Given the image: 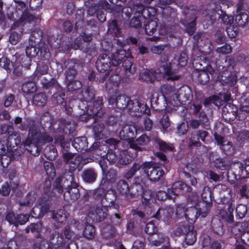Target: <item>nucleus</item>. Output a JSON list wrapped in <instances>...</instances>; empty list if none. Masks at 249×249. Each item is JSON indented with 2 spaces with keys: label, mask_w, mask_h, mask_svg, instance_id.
<instances>
[{
  "label": "nucleus",
  "mask_w": 249,
  "mask_h": 249,
  "mask_svg": "<svg viewBox=\"0 0 249 249\" xmlns=\"http://www.w3.org/2000/svg\"><path fill=\"white\" fill-rule=\"evenodd\" d=\"M126 51L124 49H120L111 55V57L106 53H103L99 55L95 65L97 70L101 73L107 71L103 78H107L109 74L108 71L111 66H119L122 63L124 74L126 77L130 76L135 72V68H132V63L131 59L126 58Z\"/></svg>",
  "instance_id": "obj_1"
},
{
  "label": "nucleus",
  "mask_w": 249,
  "mask_h": 249,
  "mask_svg": "<svg viewBox=\"0 0 249 249\" xmlns=\"http://www.w3.org/2000/svg\"><path fill=\"white\" fill-rule=\"evenodd\" d=\"M53 188L59 193L64 192V199L71 203L77 200L80 196V185L77 177L66 175V177H59L53 182Z\"/></svg>",
  "instance_id": "obj_2"
},
{
  "label": "nucleus",
  "mask_w": 249,
  "mask_h": 249,
  "mask_svg": "<svg viewBox=\"0 0 249 249\" xmlns=\"http://www.w3.org/2000/svg\"><path fill=\"white\" fill-rule=\"evenodd\" d=\"M119 143V141L111 138L106 141L104 145H100L99 142H94L89 148V151H93L94 153L101 158L106 159L110 163H114L118 160L115 150L118 148Z\"/></svg>",
  "instance_id": "obj_3"
},
{
  "label": "nucleus",
  "mask_w": 249,
  "mask_h": 249,
  "mask_svg": "<svg viewBox=\"0 0 249 249\" xmlns=\"http://www.w3.org/2000/svg\"><path fill=\"white\" fill-rule=\"evenodd\" d=\"M213 53L211 52L209 55L211 58L209 59V56H198L195 58L192 61V64L194 69L191 78H194V74H196L197 78H199L201 73L205 74L207 78H210L209 75L213 76L214 73V70L209 64L210 62H216V59L213 57Z\"/></svg>",
  "instance_id": "obj_4"
},
{
  "label": "nucleus",
  "mask_w": 249,
  "mask_h": 249,
  "mask_svg": "<svg viewBox=\"0 0 249 249\" xmlns=\"http://www.w3.org/2000/svg\"><path fill=\"white\" fill-rule=\"evenodd\" d=\"M42 84L44 89H49V93H53L52 101L53 104L59 105L63 107L67 106L65 89L60 87L57 83L56 79H43Z\"/></svg>",
  "instance_id": "obj_5"
},
{
  "label": "nucleus",
  "mask_w": 249,
  "mask_h": 249,
  "mask_svg": "<svg viewBox=\"0 0 249 249\" xmlns=\"http://www.w3.org/2000/svg\"><path fill=\"white\" fill-rule=\"evenodd\" d=\"M95 91L94 88L91 86L87 87L84 90L78 93L76 92L72 96V99L78 101V107L82 111H87L89 107L93 106L92 100H94Z\"/></svg>",
  "instance_id": "obj_6"
},
{
  "label": "nucleus",
  "mask_w": 249,
  "mask_h": 249,
  "mask_svg": "<svg viewBox=\"0 0 249 249\" xmlns=\"http://www.w3.org/2000/svg\"><path fill=\"white\" fill-rule=\"evenodd\" d=\"M103 101L102 97H98L96 100L93 101V106L89 107L87 111H84L82 114L78 116V120L86 122L91 118L96 120L103 117L105 113L102 109Z\"/></svg>",
  "instance_id": "obj_7"
},
{
  "label": "nucleus",
  "mask_w": 249,
  "mask_h": 249,
  "mask_svg": "<svg viewBox=\"0 0 249 249\" xmlns=\"http://www.w3.org/2000/svg\"><path fill=\"white\" fill-rule=\"evenodd\" d=\"M41 139V132L39 127L28 133V136L23 141L26 150L34 156H38L40 152L38 146Z\"/></svg>",
  "instance_id": "obj_8"
},
{
  "label": "nucleus",
  "mask_w": 249,
  "mask_h": 249,
  "mask_svg": "<svg viewBox=\"0 0 249 249\" xmlns=\"http://www.w3.org/2000/svg\"><path fill=\"white\" fill-rule=\"evenodd\" d=\"M143 166L145 168L144 174L151 181L156 182L164 175L162 168L152 161L143 162Z\"/></svg>",
  "instance_id": "obj_9"
},
{
  "label": "nucleus",
  "mask_w": 249,
  "mask_h": 249,
  "mask_svg": "<svg viewBox=\"0 0 249 249\" xmlns=\"http://www.w3.org/2000/svg\"><path fill=\"white\" fill-rule=\"evenodd\" d=\"M182 9V13L186 18L192 17L193 19L189 22H183L182 24L186 28V32L189 35L192 36L196 30V15L197 13L196 7L194 5H185L181 8Z\"/></svg>",
  "instance_id": "obj_10"
},
{
  "label": "nucleus",
  "mask_w": 249,
  "mask_h": 249,
  "mask_svg": "<svg viewBox=\"0 0 249 249\" xmlns=\"http://www.w3.org/2000/svg\"><path fill=\"white\" fill-rule=\"evenodd\" d=\"M244 173L243 163L240 161H234L231 163L227 171V179L231 184H234L237 180L245 178Z\"/></svg>",
  "instance_id": "obj_11"
},
{
  "label": "nucleus",
  "mask_w": 249,
  "mask_h": 249,
  "mask_svg": "<svg viewBox=\"0 0 249 249\" xmlns=\"http://www.w3.org/2000/svg\"><path fill=\"white\" fill-rule=\"evenodd\" d=\"M160 61L161 64L158 67L157 71L161 74L162 78H180V76L177 75V70L173 68L171 63H167L168 57L165 54L162 55Z\"/></svg>",
  "instance_id": "obj_12"
},
{
  "label": "nucleus",
  "mask_w": 249,
  "mask_h": 249,
  "mask_svg": "<svg viewBox=\"0 0 249 249\" xmlns=\"http://www.w3.org/2000/svg\"><path fill=\"white\" fill-rule=\"evenodd\" d=\"M192 99V89L189 86L186 85L181 87L173 96V100L177 105L188 104Z\"/></svg>",
  "instance_id": "obj_13"
},
{
  "label": "nucleus",
  "mask_w": 249,
  "mask_h": 249,
  "mask_svg": "<svg viewBox=\"0 0 249 249\" xmlns=\"http://www.w3.org/2000/svg\"><path fill=\"white\" fill-rule=\"evenodd\" d=\"M212 193L211 191H203L201 195L202 200L199 201L195 206L199 209V215L206 217L212 206Z\"/></svg>",
  "instance_id": "obj_14"
},
{
  "label": "nucleus",
  "mask_w": 249,
  "mask_h": 249,
  "mask_svg": "<svg viewBox=\"0 0 249 249\" xmlns=\"http://www.w3.org/2000/svg\"><path fill=\"white\" fill-rule=\"evenodd\" d=\"M150 141V137L146 134H142L136 140L129 142V149L133 150L134 155L137 156L138 152L145 151L148 148V145Z\"/></svg>",
  "instance_id": "obj_15"
},
{
  "label": "nucleus",
  "mask_w": 249,
  "mask_h": 249,
  "mask_svg": "<svg viewBox=\"0 0 249 249\" xmlns=\"http://www.w3.org/2000/svg\"><path fill=\"white\" fill-rule=\"evenodd\" d=\"M146 15L149 18L151 16L148 9L142 6L138 7L130 21L129 26L135 28H141L142 22L146 20Z\"/></svg>",
  "instance_id": "obj_16"
},
{
  "label": "nucleus",
  "mask_w": 249,
  "mask_h": 249,
  "mask_svg": "<svg viewBox=\"0 0 249 249\" xmlns=\"http://www.w3.org/2000/svg\"><path fill=\"white\" fill-rule=\"evenodd\" d=\"M131 106H129V112L133 116L141 117L144 114L149 116L151 114V110L149 107L144 102L138 100H133Z\"/></svg>",
  "instance_id": "obj_17"
},
{
  "label": "nucleus",
  "mask_w": 249,
  "mask_h": 249,
  "mask_svg": "<svg viewBox=\"0 0 249 249\" xmlns=\"http://www.w3.org/2000/svg\"><path fill=\"white\" fill-rule=\"evenodd\" d=\"M108 103L111 105L115 104L116 107L121 110L124 109L126 107L129 110V105L131 106V102L133 100L125 95H120L118 92L114 95L108 96Z\"/></svg>",
  "instance_id": "obj_18"
},
{
  "label": "nucleus",
  "mask_w": 249,
  "mask_h": 249,
  "mask_svg": "<svg viewBox=\"0 0 249 249\" xmlns=\"http://www.w3.org/2000/svg\"><path fill=\"white\" fill-rule=\"evenodd\" d=\"M84 17V13L81 10L77 11L75 14L76 22L74 27L70 20H66L62 24L63 31L66 33H69L73 29L77 31L79 29L82 28L85 24Z\"/></svg>",
  "instance_id": "obj_19"
},
{
  "label": "nucleus",
  "mask_w": 249,
  "mask_h": 249,
  "mask_svg": "<svg viewBox=\"0 0 249 249\" xmlns=\"http://www.w3.org/2000/svg\"><path fill=\"white\" fill-rule=\"evenodd\" d=\"M212 14L210 16L212 20L216 21L221 19L224 24L231 25L233 23V17L227 14L226 12L222 9L221 5H217L212 10Z\"/></svg>",
  "instance_id": "obj_20"
},
{
  "label": "nucleus",
  "mask_w": 249,
  "mask_h": 249,
  "mask_svg": "<svg viewBox=\"0 0 249 249\" xmlns=\"http://www.w3.org/2000/svg\"><path fill=\"white\" fill-rule=\"evenodd\" d=\"M209 133L204 130L198 129L192 132L191 137L189 139V147H201L202 143L200 142L201 141L204 143H208V141L206 138L208 137Z\"/></svg>",
  "instance_id": "obj_21"
},
{
  "label": "nucleus",
  "mask_w": 249,
  "mask_h": 249,
  "mask_svg": "<svg viewBox=\"0 0 249 249\" xmlns=\"http://www.w3.org/2000/svg\"><path fill=\"white\" fill-rule=\"evenodd\" d=\"M14 124L16 125L19 124L18 128L22 130H26L28 129V133L35 130L39 128L36 122L31 118H27L24 121L22 122V119L20 117H16L14 120Z\"/></svg>",
  "instance_id": "obj_22"
},
{
  "label": "nucleus",
  "mask_w": 249,
  "mask_h": 249,
  "mask_svg": "<svg viewBox=\"0 0 249 249\" xmlns=\"http://www.w3.org/2000/svg\"><path fill=\"white\" fill-rule=\"evenodd\" d=\"M170 190L173 198H175L177 196L184 195L187 193H190L192 188L187 184L181 181H178L172 184Z\"/></svg>",
  "instance_id": "obj_23"
},
{
  "label": "nucleus",
  "mask_w": 249,
  "mask_h": 249,
  "mask_svg": "<svg viewBox=\"0 0 249 249\" xmlns=\"http://www.w3.org/2000/svg\"><path fill=\"white\" fill-rule=\"evenodd\" d=\"M229 230H231L232 233L239 234V236L241 237V241L243 244L249 247V232L246 231V229L243 227V223L237 222L231 229H229Z\"/></svg>",
  "instance_id": "obj_24"
},
{
  "label": "nucleus",
  "mask_w": 249,
  "mask_h": 249,
  "mask_svg": "<svg viewBox=\"0 0 249 249\" xmlns=\"http://www.w3.org/2000/svg\"><path fill=\"white\" fill-rule=\"evenodd\" d=\"M237 107L231 103H227L222 109V116L228 122H232L237 118Z\"/></svg>",
  "instance_id": "obj_25"
},
{
  "label": "nucleus",
  "mask_w": 249,
  "mask_h": 249,
  "mask_svg": "<svg viewBox=\"0 0 249 249\" xmlns=\"http://www.w3.org/2000/svg\"><path fill=\"white\" fill-rule=\"evenodd\" d=\"M228 208L227 209H221L219 210V215L220 219L224 221L227 224H232L234 222V216L233 212L234 209V205L232 202H229L227 204Z\"/></svg>",
  "instance_id": "obj_26"
},
{
  "label": "nucleus",
  "mask_w": 249,
  "mask_h": 249,
  "mask_svg": "<svg viewBox=\"0 0 249 249\" xmlns=\"http://www.w3.org/2000/svg\"><path fill=\"white\" fill-rule=\"evenodd\" d=\"M174 213V209L170 206L161 207L159 208L154 217L159 220L162 219L165 223H168L170 222Z\"/></svg>",
  "instance_id": "obj_27"
},
{
  "label": "nucleus",
  "mask_w": 249,
  "mask_h": 249,
  "mask_svg": "<svg viewBox=\"0 0 249 249\" xmlns=\"http://www.w3.org/2000/svg\"><path fill=\"white\" fill-rule=\"evenodd\" d=\"M137 133L136 127L132 125H127L123 127L119 135L121 139L127 141L128 144L131 141H133Z\"/></svg>",
  "instance_id": "obj_28"
},
{
  "label": "nucleus",
  "mask_w": 249,
  "mask_h": 249,
  "mask_svg": "<svg viewBox=\"0 0 249 249\" xmlns=\"http://www.w3.org/2000/svg\"><path fill=\"white\" fill-rule=\"evenodd\" d=\"M121 79L124 80V79H119V80L113 81V79H100V82H106L105 88L107 92L108 98V96L114 95L118 92V87Z\"/></svg>",
  "instance_id": "obj_29"
},
{
  "label": "nucleus",
  "mask_w": 249,
  "mask_h": 249,
  "mask_svg": "<svg viewBox=\"0 0 249 249\" xmlns=\"http://www.w3.org/2000/svg\"><path fill=\"white\" fill-rule=\"evenodd\" d=\"M85 5L87 8L88 14L90 16L95 14V9L97 7L109 8V3L106 0H100L97 3L93 0H87L85 2Z\"/></svg>",
  "instance_id": "obj_30"
},
{
  "label": "nucleus",
  "mask_w": 249,
  "mask_h": 249,
  "mask_svg": "<svg viewBox=\"0 0 249 249\" xmlns=\"http://www.w3.org/2000/svg\"><path fill=\"white\" fill-rule=\"evenodd\" d=\"M83 166V163H82V158L79 155H78L75 157L71 161H70L69 169L68 170H66L65 173L64 174L62 177H66V175H72L73 177H76L73 172L75 171L76 169L80 170Z\"/></svg>",
  "instance_id": "obj_31"
},
{
  "label": "nucleus",
  "mask_w": 249,
  "mask_h": 249,
  "mask_svg": "<svg viewBox=\"0 0 249 249\" xmlns=\"http://www.w3.org/2000/svg\"><path fill=\"white\" fill-rule=\"evenodd\" d=\"M64 245H65V242L62 234L56 231L53 232L50 238V245L48 246L49 248L62 249Z\"/></svg>",
  "instance_id": "obj_32"
},
{
  "label": "nucleus",
  "mask_w": 249,
  "mask_h": 249,
  "mask_svg": "<svg viewBox=\"0 0 249 249\" xmlns=\"http://www.w3.org/2000/svg\"><path fill=\"white\" fill-rule=\"evenodd\" d=\"M148 240L152 246L156 247L160 246L164 243L169 244L170 241V239L168 236L158 232L152 234L151 235H149Z\"/></svg>",
  "instance_id": "obj_33"
},
{
  "label": "nucleus",
  "mask_w": 249,
  "mask_h": 249,
  "mask_svg": "<svg viewBox=\"0 0 249 249\" xmlns=\"http://www.w3.org/2000/svg\"><path fill=\"white\" fill-rule=\"evenodd\" d=\"M71 144L77 152H85L88 151V142L87 137L85 136L75 138L72 142Z\"/></svg>",
  "instance_id": "obj_34"
},
{
  "label": "nucleus",
  "mask_w": 249,
  "mask_h": 249,
  "mask_svg": "<svg viewBox=\"0 0 249 249\" xmlns=\"http://www.w3.org/2000/svg\"><path fill=\"white\" fill-rule=\"evenodd\" d=\"M117 193L115 190H107V195L104 197V203H103L102 206L108 207H112L115 209L119 208L118 204H116L117 199Z\"/></svg>",
  "instance_id": "obj_35"
},
{
  "label": "nucleus",
  "mask_w": 249,
  "mask_h": 249,
  "mask_svg": "<svg viewBox=\"0 0 249 249\" xmlns=\"http://www.w3.org/2000/svg\"><path fill=\"white\" fill-rule=\"evenodd\" d=\"M185 242L189 246L193 245L197 239V231L194 227L191 226L184 227Z\"/></svg>",
  "instance_id": "obj_36"
},
{
  "label": "nucleus",
  "mask_w": 249,
  "mask_h": 249,
  "mask_svg": "<svg viewBox=\"0 0 249 249\" xmlns=\"http://www.w3.org/2000/svg\"><path fill=\"white\" fill-rule=\"evenodd\" d=\"M202 33H197L196 34L194 35L193 38L194 39V43H196L198 47L199 51L203 55H210L211 52L212 51L211 45L210 43H205L203 46H202L200 44L199 40L201 39L202 36Z\"/></svg>",
  "instance_id": "obj_37"
},
{
  "label": "nucleus",
  "mask_w": 249,
  "mask_h": 249,
  "mask_svg": "<svg viewBox=\"0 0 249 249\" xmlns=\"http://www.w3.org/2000/svg\"><path fill=\"white\" fill-rule=\"evenodd\" d=\"M55 145L61 148V152L70 151L71 143L72 142L71 139L65 138L64 135H59L55 137Z\"/></svg>",
  "instance_id": "obj_38"
},
{
  "label": "nucleus",
  "mask_w": 249,
  "mask_h": 249,
  "mask_svg": "<svg viewBox=\"0 0 249 249\" xmlns=\"http://www.w3.org/2000/svg\"><path fill=\"white\" fill-rule=\"evenodd\" d=\"M152 142L153 145L160 151L164 152L173 151L175 149L173 144L166 142L158 137L153 138Z\"/></svg>",
  "instance_id": "obj_39"
},
{
  "label": "nucleus",
  "mask_w": 249,
  "mask_h": 249,
  "mask_svg": "<svg viewBox=\"0 0 249 249\" xmlns=\"http://www.w3.org/2000/svg\"><path fill=\"white\" fill-rule=\"evenodd\" d=\"M184 215L186 220L190 224H193L199 215V209L196 206H191L186 209Z\"/></svg>",
  "instance_id": "obj_40"
},
{
  "label": "nucleus",
  "mask_w": 249,
  "mask_h": 249,
  "mask_svg": "<svg viewBox=\"0 0 249 249\" xmlns=\"http://www.w3.org/2000/svg\"><path fill=\"white\" fill-rule=\"evenodd\" d=\"M37 203L40 206L39 209L41 213V217H43L49 211L51 199H49V197H46L45 196H42L38 199Z\"/></svg>",
  "instance_id": "obj_41"
},
{
  "label": "nucleus",
  "mask_w": 249,
  "mask_h": 249,
  "mask_svg": "<svg viewBox=\"0 0 249 249\" xmlns=\"http://www.w3.org/2000/svg\"><path fill=\"white\" fill-rule=\"evenodd\" d=\"M21 142V138L20 135L16 133L14 130L13 133L9 134L6 139V148L8 149L14 148L15 147L17 146Z\"/></svg>",
  "instance_id": "obj_42"
},
{
  "label": "nucleus",
  "mask_w": 249,
  "mask_h": 249,
  "mask_svg": "<svg viewBox=\"0 0 249 249\" xmlns=\"http://www.w3.org/2000/svg\"><path fill=\"white\" fill-rule=\"evenodd\" d=\"M103 180H102L101 183L98 188H96L93 191L92 194L93 198L96 201L101 203V205L104 203V197L107 195V189L103 188L102 186Z\"/></svg>",
  "instance_id": "obj_43"
},
{
  "label": "nucleus",
  "mask_w": 249,
  "mask_h": 249,
  "mask_svg": "<svg viewBox=\"0 0 249 249\" xmlns=\"http://www.w3.org/2000/svg\"><path fill=\"white\" fill-rule=\"evenodd\" d=\"M144 193V189L142 185L131 184L129 186L127 199H133L139 197Z\"/></svg>",
  "instance_id": "obj_44"
},
{
  "label": "nucleus",
  "mask_w": 249,
  "mask_h": 249,
  "mask_svg": "<svg viewBox=\"0 0 249 249\" xmlns=\"http://www.w3.org/2000/svg\"><path fill=\"white\" fill-rule=\"evenodd\" d=\"M108 212L107 207L102 205L101 207H97L94 211V218L98 222L104 221L108 215Z\"/></svg>",
  "instance_id": "obj_45"
},
{
  "label": "nucleus",
  "mask_w": 249,
  "mask_h": 249,
  "mask_svg": "<svg viewBox=\"0 0 249 249\" xmlns=\"http://www.w3.org/2000/svg\"><path fill=\"white\" fill-rule=\"evenodd\" d=\"M144 30L146 34L149 36L153 35L156 31L158 26L156 20L147 19L143 21Z\"/></svg>",
  "instance_id": "obj_46"
},
{
  "label": "nucleus",
  "mask_w": 249,
  "mask_h": 249,
  "mask_svg": "<svg viewBox=\"0 0 249 249\" xmlns=\"http://www.w3.org/2000/svg\"><path fill=\"white\" fill-rule=\"evenodd\" d=\"M131 149L129 148L126 150H121L119 155L118 163L121 165H126L131 161L132 156L129 155L128 153Z\"/></svg>",
  "instance_id": "obj_47"
},
{
  "label": "nucleus",
  "mask_w": 249,
  "mask_h": 249,
  "mask_svg": "<svg viewBox=\"0 0 249 249\" xmlns=\"http://www.w3.org/2000/svg\"><path fill=\"white\" fill-rule=\"evenodd\" d=\"M129 186L127 181L124 180H120L117 183L116 190L119 194L124 196L127 198Z\"/></svg>",
  "instance_id": "obj_48"
},
{
  "label": "nucleus",
  "mask_w": 249,
  "mask_h": 249,
  "mask_svg": "<svg viewBox=\"0 0 249 249\" xmlns=\"http://www.w3.org/2000/svg\"><path fill=\"white\" fill-rule=\"evenodd\" d=\"M112 11L111 5L109 3L108 9L104 8V7H97L95 9V14L96 17L101 22H104L106 20L107 12L110 13Z\"/></svg>",
  "instance_id": "obj_49"
},
{
  "label": "nucleus",
  "mask_w": 249,
  "mask_h": 249,
  "mask_svg": "<svg viewBox=\"0 0 249 249\" xmlns=\"http://www.w3.org/2000/svg\"><path fill=\"white\" fill-rule=\"evenodd\" d=\"M43 154L45 157L50 160H55L57 156L56 148L53 145H47L44 149Z\"/></svg>",
  "instance_id": "obj_50"
},
{
  "label": "nucleus",
  "mask_w": 249,
  "mask_h": 249,
  "mask_svg": "<svg viewBox=\"0 0 249 249\" xmlns=\"http://www.w3.org/2000/svg\"><path fill=\"white\" fill-rule=\"evenodd\" d=\"M32 101L34 105L42 107L46 105L47 97L44 93H38L33 96Z\"/></svg>",
  "instance_id": "obj_51"
},
{
  "label": "nucleus",
  "mask_w": 249,
  "mask_h": 249,
  "mask_svg": "<svg viewBox=\"0 0 249 249\" xmlns=\"http://www.w3.org/2000/svg\"><path fill=\"white\" fill-rule=\"evenodd\" d=\"M212 229L214 233L222 235L224 232L223 224L220 219H213L212 221Z\"/></svg>",
  "instance_id": "obj_52"
},
{
  "label": "nucleus",
  "mask_w": 249,
  "mask_h": 249,
  "mask_svg": "<svg viewBox=\"0 0 249 249\" xmlns=\"http://www.w3.org/2000/svg\"><path fill=\"white\" fill-rule=\"evenodd\" d=\"M66 79L67 80L66 82L67 83V87L69 91H77L76 92H80L78 90L82 87L81 81L75 79H70V80H68L69 79Z\"/></svg>",
  "instance_id": "obj_53"
},
{
  "label": "nucleus",
  "mask_w": 249,
  "mask_h": 249,
  "mask_svg": "<svg viewBox=\"0 0 249 249\" xmlns=\"http://www.w3.org/2000/svg\"><path fill=\"white\" fill-rule=\"evenodd\" d=\"M82 178L85 182L93 183L96 179L97 174L93 169H87L83 171Z\"/></svg>",
  "instance_id": "obj_54"
},
{
  "label": "nucleus",
  "mask_w": 249,
  "mask_h": 249,
  "mask_svg": "<svg viewBox=\"0 0 249 249\" xmlns=\"http://www.w3.org/2000/svg\"><path fill=\"white\" fill-rule=\"evenodd\" d=\"M161 74L157 70L142 69L140 72V78H159Z\"/></svg>",
  "instance_id": "obj_55"
},
{
  "label": "nucleus",
  "mask_w": 249,
  "mask_h": 249,
  "mask_svg": "<svg viewBox=\"0 0 249 249\" xmlns=\"http://www.w3.org/2000/svg\"><path fill=\"white\" fill-rule=\"evenodd\" d=\"M162 15L163 18H164L167 22H170L174 19L176 17V11L175 9L168 6L163 9Z\"/></svg>",
  "instance_id": "obj_56"
},
{
  "label": "nucleus",
  "mask_w": 249,
  "mask_h": 249,
  "mask_svg": "<svg viewBox=\"0 0 249 249\" xmlns=\"http://www.w3.org/2000/svg\"><path fill=\"white\" fill-rule=\"evenodd\" d=\"M235 21L238 26L244 27L249 23V15L245 12H241L235 16Z\"/></svg>",
  "instance_id": "obj_57"
},
{
  "label": "nucleus",
  "mask_w": 249,
  "mask_h": 249,
  "mask_svg": "<svg viewBox=\"0 0 249 249\" xmlns=\"http://www.w3.org/2000/svg\"><path fill=\"white\" fill-rule=\"evenodd\" d=\"M141 169L143 170L144 173L145 168L143 167V162L142 163H134L130 169L125 173V177L128 179L132 178L135 175L136 172L140 171Z\"/></svg>",
  "instance_id": "obj_58"
},
{
  "label": "nucleus",
  "mask_w": 249,
  "mask_h": 249,
  "mask_svg": "<svg viewBox=\"0 0 249 249\" xmlns=\"http://www.w3.org/2000/svg\"><path fill=\"white\" fill-rule=\"evenodd\" d=\"M48 65L43 62L41 64L37 63V67L34 72V78H39L42 75L46 74L48 73Z\"/></svg>",
  "instance_id": "obj_59"
},
{
  "label": "nucleus",
  "mask_w": 249,
  "mask_h": 249,
  "mask_svg": "<svg viewBox=\"0 0 249 249\" xmlns=\"http://www.w3.org/2000/svg\"><path fill=\"white\" fill-rule=\"evenodd\" d=\"M223 153L228 156H232L235 152V147L232 142L226 141V143H224L220 147Z\"/></svg>",
  "instance_id": "obj_60"
},
{
  "label": "nucleus",
  "mask_w": 249,
  "mask_h": 249,
  "mask_svg": "<svg viewBox=\"0 0 249 249\" xmlns=\"http://www.w3.org/2000/svg\"><path fill=\"white\" fill-rule=\"evenodd\" d=\"M34 80L35 79H32ZM36 81H30L24 83L22 86V90L26 93H33L37 90Z\"/></svg>",
  "instance_id": "obj_61"
},
{
  "label": "nucleus",
  "mask_w": 249,
  "mask_h": 249,
  "mask_svg": "<svg viewBox=\"0 0 249 249\" xmlns=\"http://www.w3.org/2000/svg\"><path fill=\"white\" fill-rule=\"evenodd\" d=\"M95 229L93 225L87 224L83 231V235L85 238L89 240H92L95 237Z\"/></svg>",
  "instance_id": "obj_62"
},
{
  "label": "nucleus",
  "mask_w": 249,
  "mask_h": 249,
  "mask_svg": "<svg viewBox=\"0 0 249 249\" xmlns=\"http://www.w3.org/2000/svg\"><path fill=\"white\" fill-rule=\"evenodd\" d=\"M52 218L57 223L58 226L62 224V223L66 220V216L64 213V210L59 209L55 213L53 212V213Z\"/></svg>",
  "instance_id": "obj_63"
},
{
  "label": "nucleus",
  "mask_w": 249,
  "mask_h": 249,
  "mask_svg": "<svg viewBox=\"0 0 249 249\" xmlns=\"http://www.w3.org/2000/svg\"><path fill=\"white\" fill-rule=\"evenodd\" d=\"M42 31L39 28H36L31 33L30 40L31 41H34L35 44L38 43L42 40Z\"/></svg>",
  "instance_id": "obj_64"
}]
</instances>
